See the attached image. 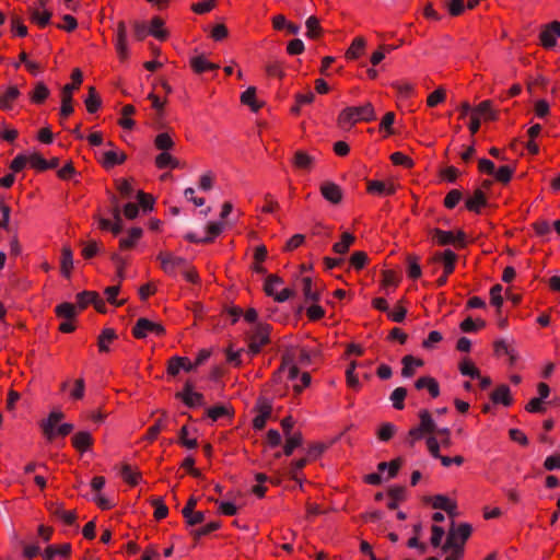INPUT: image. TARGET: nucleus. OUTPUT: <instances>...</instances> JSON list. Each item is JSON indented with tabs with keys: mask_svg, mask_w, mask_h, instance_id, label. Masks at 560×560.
Instances as JSON below:
<instances>
[{
	"mask_svg": "<svg viewBox=\"0 0 560 560\" xmlns=\"http://www.w3.org/2000/svg\"><path fill=\"white\" fill-rule=\"evenodd\" d=\"M55 313L57 317L74 319L77 316V306L72 303L63 302L56 306Z\"/></svg>",
	"mask_w": 560,
	"mask_h": 560,
	"instance_id": "79ce46f5",
	"label": "nucleus"
},
{
	"mask_svg": "<svg viewBox=\"0 0 560 560\" xmlns=\"http://www.w3.org/2000/svg\"><path fill=\"white\" fill-rule=\"evenodd\" d=\"M232 415H233L232 410L229 407L223 406V405L213 406V407H210L207 409V416L212 421H217L220 418L230 417Z\"/></svg>",
	"mask_w": 560,
	"mask_h": 560,
	"instance_id": "de8ad7c7",
	"label": "nucleus"
},
{
	"mask_svg": "<svg viewBox=\"0 0 560 560\" xmlns=\"http://www.w3.org/2000/svg\"><path fill=\"white\" fill-rule=\"evenodd\" d=\"M493 404H501L509 407L513 404L510 387L505 384L498 386L490 395Z\"/></svg>",
	"mask_w": 560,
	"mask_h": 560,
	"instance_id": "4be33fe9",
	"label": "nucleus"
},
{
	"mask_svg": "<svg viewBox=\"0 0 560 560\" xmlns=\"http://www.w3.org/2000/svg\"><path fill=\"white\" fill-rule=\"evenodd\" d=\"M419 427L423 429L427 433H433L435 431V423L431 417V413L427 409H422L419 411Z\"/></svg>",
	"mask_w": 560,
	"mask_h": 560,
	"instance_id": "864d4df0",
	"label": "nucleus"
},
{
	"mask_svg": "<svg viewBox=\"0 0 560 560\" xmlns=\"http://www.w3.org/2000/svg\"><path fill=\"white\" fill-rule=\"evenodd\" d=\"M47 510L51 516L60 520L65 525L71 526L75 523L78 515L74 510L66 511L63 504L59 502H50Z\"/></svg>",
	"mask_w": 560,
	"mask_h": 560,
	"instance_id": "1a4fd4ad",
	"label": "nucleus"
},
{
	"mask_svg": "<svg viewBox=\"0 0 560 560\" xmlns=\"http://www.w3.org/2000/svg\"><path fill=\"white\" fill-rule=\"evenodd\" d=\"M314 163L313 156L304 151H296L293 156V166L298 170L311 171Z\"/></svg>",
	"mask_w": 560,
	"mask_h": 560,
	"instance_id": "2f4dec72",
	"label": "nucleus"
},
{
	"mask_svg": "<svg viewBox=\"0 0 560 560\" xmlns=\"http://www.w3.org/2000/svg\"><path fill=\"white\" fill-rule=\"evenodd\" d=\"M407 396V389L405 387H397L390 394V400L393 402V407L396 410H402L405 408V398Z\"/></svg>",
	"mask_w": 560,
	"mask_h": 560,
	"instance_id": "3c124183",
	"label": "nucleus"
},
{
	"mask_svg": "<svg viewBox=\"0 0 560 560\" xmlns=\"http://www.w3.org/2000/svg\"><path fill=\"white\" fill-rule=\"evenodd\" d=\"M116 188L122 198H131L133 194V187L131 182L127 178H119L116 180Z\"/></svg>",
	"mask_w": 560,
	"mask_h": 560,
	"instance_id": "338daca9",
	"label": "nucleus"
},
{
	"mask_svg": "<svg viewBox=\"0 0 560 560\" xmlns=\"http://www.w3.org/2000/svg\"><path fill=\"white\" fill-rule=\"evenodd\" d=\"M71 544L49 545L45 548L42 557L44 560H68L71 556Z\"/></svg>",
	"mask_w": 560,
	"mask_h": 560,
	"instance_id": "f8f14e48",
	"label": "nucleus"
},
{
	"mask_svg": "<svg viewBox=\"0 0 560 560\" xmlns=\"http://www.w3.org/2000/svg\"><path fill=\"white\" fill-rule=\"evenodd\" d=\"M366 191L378 196H393L396 192V187L392 183L387 184L382 180H370L368 182Z\"/></svg>",
	"mask_w": 560,
	"mask_h": 560,
	"instance_id": "6ab92c4d",
	"label": "nucleus"
},
{
	"mask_svg": "<svg viewBox=\"0 0 560 560\" xmlns=\"http://www.w3.org/2000/svg\"><path fill=\"white\" fill-rule=\"evenodd\" d=\"M49 95L50 91L44 82H37L28 94L31 103L35 105L43 104Z\"/></svg>",
	"mask_w": 560,
	"mask_h": 560,
	"instance_id": "cd10ccee",
	"label": "nucleus"
},
{
	"mask_svg": "<svg viewBox=\"0 0 560 560\" xmlns=\"http://www.w3.org/2000/svg\"><path fill=\"white\" fill-rule=\"evenodd\" d=\"M271 327L269 324L258 323L248 332V352L252 355L258 354L270 341Z\"/></svg>",
	"mask_w": 560,
	"mask_h": 560,
	"instance_id": "f03ea898",
	"label": "nucleus"
},
{
	"mask_svg": "<svg viewBox=\"0 0 560 560\" xmlns=\"http://www.w3.org/2000/svg\"><path fill=\"white\" fill-rule=\"evenodd\" d=\"M402 465V459L400 457H397L395 459H392L389 463L381 462L377 465V469L380 471H384L385 469L388 470V478H395Z\"/></svg>",
	"mask_w": 560,
	"mask_h": 560,
	"instance_id": "c03bdc74",
	"label": "nucleus"
},
{
	"mask_svg": "<svg viewBox=\"0 0 560 560\" xmlns=\"http://www.w3.org/2000/svg\"><path fill=\"white\" fill-rule=\"evenodd\" d=\"M51 19V12L45 10L43 12H39L38 10H35L32 15L31 20L32 22L36 23L40 28L46 27Z\"/></svg>",
	"mask_w": 560,
	"mask_h": 560,
	"instance_id": "0e129e2a",
	"label": "nucleus"
},
{
	"mask_svg": "<svg viewBox=\"0 0 560 560\" xmlns=\"http://www.w3.org/2000/svg\"><path fill=\"white\" fill-rule=\"evenodd\" d=\"M488 205V199L486 194L481 189H476L471 197L467 198L465 201V208L474 213L479 214L481 209Z\"/></svg>",
	"mask_w": 560,
	"mask_h": 560,
	"instance_id": "dca6fc26",
	"label": "nucleus"
},
{
	"mask_svg": "<svg viewBox=\"0 0 560 560\" xmlns=\"http://www.w3.org/2000/svg\"><path fill=\"white\" fill-rule=\"evenodd\" d=\"M71 83L66 84L62 90L61 94H67L72 96V93L80 88L83 81V74L79 68H75L71 72Z\"/></svg>",
	"mask_w": 560,
	"mask_h": 560,
	"instance_id": "4c0bfd02",
	"label": "nucleus"
},
{
	"mask_svg": "<svg viewBox=\"0 0 560 560\" xmlns=\"http://www.w3.org/2000/svg\"><path fill=\"white\" fill-rule=\"evenodd\" d=\"M84 104H85L86 110L90 114H94L101 108L102 100H101L100 95L97 94L96 89L94 86L89 88V93H88L86 98L84 100Z\"/></svg>",
	"mask_w": 560,
	"mask_h": 560,
	"instance_id": "f704fd0d",
	"label": "nucleus"
},
{
	"mask_svg": "<svg viewBox=\"0 0 560 560\" xmlns=\"http://www.w3.org/2000/svg\"><path fill=\"white\" fill-rule=\"evenodd\" d=\"M143 231L141 228H131L128 232L127 237H122L119 241V248L127 250L136 246L138 241L142 237Z\"/></svg>",
	"mask_w": 560,
	"mask_h": 560,
	"instance_id": "c756f323",
	"label": "nucleus"
},
{
	"mask_svg": "<svg viewBox=\"0 0 560 560\" xmlns=\"http://www.w3.org/2000/svg\"><path fill=\"white\" fill-rule=\"evenodd\" d=\"M430 233L432 235V238L440 246L455 245L454 232L452 231H444L439 228H435L431 230Z\"/></svg>",
	"mask_w": 560,
	"mask_h": 560,
	"instance_id": "7c9ffc66",
	"label": "nucleus"
},
{
	"mask_svg": "<svg viewBox=\"0 0 560 560\" xmlns=\"http://www.w3.org/2000/svg\"><path fill=\"white\" fill-rule=\"evenodd\" d=\"M72 446L80 453H85L93 445V438L88 431L77 432L72 439Z\"/></svg>",
	"mask_w": 560,
	"mask_h": 560,
	"instance_id": "412c9836",
	"label": "nucleus"
},
{
	"mask_svg": "<svg viewBox=\"0 0 560 560\" xmlns=\"http://www.w3.org/2000/svg\"><path fill=\"white\" fill-rule=\"evenodd\" d=\"M115 339H117V335L113 328L103 329L97 339L98 351L108 352V345L112 343Z\"/></svg>",
	"mask_w": 560,
	"mask_h": 560,
	"instance_id": "473e14b6",
	"label": "nucleus"
},
{
	"mask_svg": "<svg viewBox=\"0 0 560 560\" xmlns=\"http://www.w3.org/2000/svg\"><path fill=\"white\" fill-rule=\"evenodd\" d=\"M560 37V22L552 21L541 26L539 33V45L545 49H552L557 45V38Z\"/></svg>",
	"mask_w": 560,
	"mask_h": 560,
	"instance_id": "39448f33",
	"label": "nucleus"
},
{
	"mask_svg": "<svg viewBox=\"0 0 560 560\" xmlns=\"http://www.w3.org/2000/svg\"><path fill=\"white\" fill-rule=\"evenodd\" d=\"M283 280L277 276V275H269L266 278L265 284H264V291L266 295L272 296L275 299V295H277L276 292V285L281 284Z\"/></svg>",
	"mask_w": 560,
	"mask_h": 560,
	"instance_id": "6e6d98bb",
	"label": "nucleus"
},
{
	"mask_svg": "<svg viewBox=\"0 0 560 560\" xmlns=\"http://www.w3.org/2000/svg\"><path fill=\"white\" fill-rule=\"evenodd\" d=\"M401 375L408 378L415 375L416 368L423 365V361L421 359L415 358L411 354H407L401 359Z\"/></svg>",
	"mask_w": 560,
	"mask_h": 560,
	"instance_id": "a878e982",
	"label": "nucleus"
},
{
	"mask_svg": "<svg viewBox=\"0 0 560 560\" xmlns=\"http://www.w3.org/2000/svg\"><path fill=\"white\" fill-rule=\"evenodd\" d=\"M415 387L417 389L425 388L432 398H436L440 395L439 383L434 377L431 376L419 377L415 383Z\"/></svg>",
	"mask_w": 560,
	"mask_h": 560,
	"instance_id": "b1692460",
	"label": "nucleus"
},
{
	"mask_svg": "<svg viewBox=\"0 0 560 560\" xmlns=\"http://www.w3.org/2000/svg\"><path fill=\"white\" fill-rule=\"evenodd\" d=\"M432 259L436 262L441 261L443 264V272L445 276H450L455 270L457 255L451 249H445L442 253H435Z\"/></svg>",
	"mask_w": 560,
	"mask_h": 560,
	"instance_id": "2eb2a0df",
	"label": "nucleus"
},
{
	"mask_svg": "<svg viewBox=\"0 0 560 560\" xmlns=\"http://www.w3.org/2000/svg\"><path fill=\"white\" fill-rule=\"evenodd\" d=\"M319 190L323 198L332 205H339L342 201V189L334 182H324L320 185Z\"/></svg>",
	"mask_w": 560,
	"mask_h": 560,
	"instance_id": "4468645a",
	"label": "nucleus"
},
{
	"mask_svg": "<svg viewBox=\"0 0 560 560\" xmlns=\"http://www.w3.org/2000/svg\"><path fill=\"white\" fill-rule=\"evenodd\" d=\"M288 371V378L295 380L299 375V368L295 362V354L291 351H287L281 357V364L275 372L273 376L277 377L282 372Z\"/></svg>",
	"mask_w": 560,
	"mask_h": 560,
	"instance_id": "ddd939ff",
	"label": "nucleus"
},
{
	"mask_svg": "<svg viewBox=\"0 0 560 560\" xmlns=\"http://www.w3.org/2000/svg\"><path fill=\"white\" fill-rule=\"evenodd\" d=\"M446 100V91L443 88H438L432 93H430L427 97L428 107H435L439 104L445 102Z\"/></svg>",
	"mask_w": 560,
	"mask_h": 560,
	"instance_id": "13d9d810",
	"label": "nucleus"
},
{
	"mask_svg": "<svg viewBox=\"0 0 560 560\" xmlns=\"http://www.w3.org/2000/svg\"><path fill=\"white\" fill-rule=\"evenodd\" d=\"M376 115L373 105L368 102L361 106H348L337 117V126L342 130H350L359 122H371Z\"/></svg>",
	"mask_w": 560,
	"mask_h": 560,
	"instance_id": "f257e3e1",
	"label": "nucleus"
},
{
	"mask_svg": "<svg viewBox=\"0 0 560 560\" xmlns=\"http://www.w3.org/2000/svg\"><path fill=\"white\" fill-rule=\"evenodd\" d=\"M355 242V236L352 234V233H349V232H343L341 234V238L339 242H336L334 245H332V250L336 253V254H346L350 246L353 245Z\"/></svg>",
	"mask_w": 560,
	"mask_h": 560,
	"instance_id": "72a5a7b5",
	"label": "nucleus"
},
{
	"mask_svg": "<svg viewBox=\"0 0 560 560\" xmlns=\"http://www.w3.org/2000/svg\"><path fill=\"white\" fill-rule=\"evenodd\" d=\"M121 478L125 482H127L129 486L135 487L139 483L141 480V474L138 470H135L130 465L125 464L121 467L120 471Z\"/></svg>",
	"mask_w": 560,
	"mask_h": 560,
	"instance_id": "58836bf2",
	"label": "nucleus"
},
{
	"mask_svg": "<svg viewBox=\"0 0 560 560\" xmlns=\"http://www.w3.org/2000/svg\"><path fill=\"white\" fill-rule=\"evenodd\" d=\"M241 102L244 105L249 106L253 112H258L261 107V104H257L256 102V88L254 86H249L246 91L242 93Z\"/></svg>",
	"mask_w": 560,
	"mask_h": 560,
	"instance_id": "37998d69",
	"label": "nucleus"
},
{
	"mask_svg": "<svg viewBox=\"0 0 560 560\" xmlns=\"http://www.w3.org/2000/svg\"><path fill=\"white\" fill-rule=\"evenodd\" d=\"M303 284V294L305 300L317 302L319 300V293L317 289H313V282L310 277H305L302 279Z\"/></svg>",
	"mask_w": 560,
	"mask_h": 560,
	"instance_id": "8fccbe9b",
	"label": "nucleus"
},
{
	"mask_svg": "<svg viewBox=\"0 0 560 560\" xmlns=\"http://www.w3.org/2000/svg\"><path fill=\"white\" fill-rule=\"evenodd\" d=\"M189 66L196 74H202L208 71H213L220 68L218 63H213L203 55L194 56L189 59Z\"/></svg>",
	"mask_w": 560,
	"mask_h": 560,
	"instance_id": "f3484780",
	"label": "nucleus"
},
{
	"mask_svg": "<svg viewBox=\"0 0 560 560\" xmlns=\"http://www.w3.org/2000/svg\"><path fill=\"white\" fill-rule=\"evenodd\" d=\"M158 258L161 260L163 271L170 276H175L177 270L186 267V259L174 256L170 253H161Z\"/></svg>",
	"mask_w": 560,
	"mask_h": 560,
	"instance_id": "6e6552de",
	"label": "nucleus"
},
{
	"mask_svg": "<svg viewBox=\"0 0 560 560\" xmlns=\"http://www.w3.org/2000/svg\"><path fill=\"white\" fill-rule=\"evenodd\" d=\"M389 159L394 165L402 166L405 168H411L415 165L413 160L410 156L399 151L392 153Z\"/></svg>",
	"mask_w": 560,
	"mask_h": 560,
	"instance_id": "603ef678",
	"label": "nucleus"
},
{
	"mask_svg": "<svg viewBox=\"0 0 560 560\" xmlns=\"http://www.w3.org/2000/svg\"><path fill=\"white\" fill-rule=\"evenodd\" d=\"M120 285H112L107 287L104 291L106 295V300L109 304L114 306H122L126 302V300H117V295L119 294Z\"/></svg>",
	"mask_w": 560,
	"mask_h": 560,
	"instance_id": "bf43d9fd",
	"label": "nucleus"
},
{
	"mask_svg": "<svg viewBox=\"0 0 560 560\" xmlns=\"http://www.w3.org/2000/svg\"><path fill=\"white\" fill-rule=\"evenodd\" d=\"M407 262H408V269H407L408 277L412 280L419 279L422 275L421 266L419 264V258L417 256L409 255L407 257Z\"/></svg>",
	"mask_w": 560,
	"mask_h": 560,
	"instance_id": "09e8293b",
	"label": "nucleus"
},
{
	"mask_svg": "<svg viewBox=\"0 0 560 560\" xmlns=\"http://www.w3.org/2000/svg\"><path fill=\"white\" fill-rule=\"evenodd\" d=\"M127 160V155L124 152H116L114 150L106 151L103 153L102 165L105 168H112L116 165L122 164Z\"/></svg>",
	"mask_w": 560,
	"mask_h": 560,
	"instance_id": "c85d7f7f",
	"label": "nucleus"
},
{
	"mask_svg": "<svg viewBox=\"0 0 560 560\" xmlns=\"http://www.w3.org/2000/svg\"><path fill=\"white\" fill-rule=\"evenodd\" d=\"M396 433V427L390 422L383 423L377 431V439L382 442L389 441Z\"/></svg>",
	"mask_w": 560,
	"mask_h": 560,
	"instance_id": "e2e57ef3",
	"label": "nucleus"
},
{
	"mask_svg": "<svg viewBox=\"0 0 560 560\" xmlns=\"http://www.w3.org/2000/svg\"><path fill=\"white\" fill-rule=\"evenodd\" d=\"M21 97V91L18 85H9L0 92V109L4 112L12 110L19 98Z\"/></svg>",
	"mask_w": 560,
	"mask_h": 560,
	"instance_id": "9b49d317",
	"label": "nucleus"
},
{
	"mask_svg": "<svg viewBox=\"0 0 560 560\" xmlns=\"http://www.w3.org/2000/svg\"><path fill=\"white\" fill-rule=\"evenodd\" d=\"M131 332L136 339H143L149 335L162 337L165 335V328L159 323H154L148 318L141 317L136 322Z\"/></svg>",
	"mask_w": 560,
	"mask_h": 560,
	"instance_id": "20e7f679",
	"label": "nucleus"
},
{
	"mask_svg": "<svg viewBox=\"0 0 560 560\" xmlns=\"http://www.w3.org/2000/svg\"><path fill=\"white\" fill-rule=\"evenodd\" d=\"M394 50V47L392 45H386V44H383L378 47V49L376 51H374L371 56V63L373 66H377L378 63H381L383 61V59L385 58V55L386 54H389Z\"/></svg>",
	"mask_w": 560,
	"mask_h": 560,
	"instance_id": "69168bd1",
	"label": "nucleus"
},
{
	"mask_svg": "<svg viewBox=\"0 0 560 560\" xmlns=\"http://www.w3.org/2000/svg\"><path fill=\"white\" fill-rule=\"evenodd\" d=\"M163 26H164V21L159 16H154L150 23V28H149L150 35L154 36L159 40H165L168 36V33L166 30L163 28Z\"/></svg>",
	"mask_w": 560,
	"mask_h": 560,
	"instance_id": "e433bc0d",
	"label": "nucleus"
},
{
	"mask_svg": "<svg viewBox=\"0 0 560 560\" xmlns=\"http://www.w3.org/2000/svg\"><path fill=\"white\" fill-rule=\"evenodd\" d=\"M115 49L120 61L128 59L127 26L124 21H119L116 25Z\"/></svg>",
	"mask_w": 560,
	"mask_h": 560,
	"instance_id": "423d86ee",
	"label": "nucleus"
},
{
	"mask_svg": "<svg viewBox=\"0 0 560 560\" xmlns=\"http://www.w3.org/2000/svg\"><path fill=\"white\" fill-rule=\"evenodd\" d=\"M96 298L95 291H82L77 294V305L80 311L85 310Z\"/></svg>",
	"mask_w": 560,
	"mask_h": 560,
	"instance_id": "052dcab7",
	"label": "nucleus"
},
{
	"mask_svg": "<svg viewBox=\"0 0 560 560\" xmlns=\"http://www.w3.org/2000/svg\"><path fill=\"white\" fill-rule=\"evenodd\" d=\"M305 26H306V36L311 39H317L322 36L323 34V28L320 26V23H319V20L312 15L310 18H307L306 22H305Z\"/></svg>",
	"mask_w": 560,
	"mask_h": 560,
	"instance_id": "ea45409f",
	"label": "nucleus"
},
{
	"mask_svg": "<svg viewBox=\"0 0 560 560\" xmlns=\"http://www.w3.org/2000/svg\"><path fill=\"white\" fill-rule=\"evenodd\" d=\"M472 113L478 115L479 118L482 116L487 120H495L497 113L492 109V102L489 100L482 101L474 109Z\"/></svg>",
	"mask_w": 560,
	"mask_h": 560,
	"instance_id": "c9c22d12",
	"label": "nucleus"
},
{
	"mask_svg": "<svg viewBox=\"0 0 560 560\" xmlns=\"http://www.w3.org/2000/svg\"><path fill=\"white\" fill-rule=\"evenodd\" d=\"M63 417L61 411H51L48 418L42 421L40 427L47 440L51 441L55 438V427Z\"/></svg>",
	"mask_w": 560,
	"mask_h": 560,
	"instance_id": "a211bd4d",
	"label": "nucleus"
},
{
	"mask_svg": "<svg viewBox=\"0 0 560 560\" xmlns=\"http://www.w3.org/2000/svg\"><path fill=\"white\" fill-rule=\"evenodd\" d=\"M432 508L436 510H443L447 514L454 515L457 509V504L443 494H436L432 499Z\"/></svg>",
	"mask_w": 560,
	"mask_h": 560,
	"instance_id": "bb28decb",
	"label": "nucleus"
},
{
	"mask_svg": "<svg viewBox=\"0 0 560 560\" xmlns=\"http://www.w3.org/2000/svg\"><path fill=\"white\" fill-rule=\"evenodd\" d=\"M254 412L256 413L253 419V428L257 431L262 430L266 427L267 420L270 418L272 412V401L268 397L259 396L254 406Z\"/></svg>",
	"mask_w": 560,
	"mask_h": 560,
	"instance_id": "7ed1b4c3",
	"label": "nucleus"
},
{
	"mask_svg": "<svg viewBox=\"0 0 560 560\" xmlns=\"http://www.w3.org/2000/svg\"><path fill=\"white\" fill-rule=\"evenodd\" d=\"M515 168L510 165L500 166L498 170H494L493 176L497 182L505 185L509 184L513 177Z\"/></svg>",
	"mask_w": 560,
	"mask_h": 560,
	"instance_id": "a18cd8bd",
	"label": "nucleus"
},
{
	"mask_svg": "<svg viewBox=\"0 0 560 560\" xmlns=\"http://www.w3.org/2000/svg\"><path fill=\"white\" fill-rule=\"evenodd\" d=\"M176 398L180 399L187 407H198L205 404V397L201 393L194 392L190 382H186L182 392L176 394Z\"/></svg>",
	"mask_w": 560,
	"mask_h": 560,
	"instance_id": "0eeeda50",
	"label": "nucleus"
},
{
	"mask_svg": "<svg viewBox=\"0 0 560 560\" xmlns=\"http://www.w3.org/2000/svg\"><path fill=\"white\" fill-rule=\"evenodd\" d=\"M221 527V523L219 521L210 522L195 530L191 532V535L195 539H199L203 536L209 535L212 532L218 530Z\"/></svg>",
	"mask_w": 560,
	"mask_h": 560,
	"instance_id": "4d7b16f0",
	"label": "nucleus"
},
{
	"mask_svg": "<svg viewBox=\"0 0 560 560\" xmlns=\"http://www.w3.org/2000/svg\"><path fill=\"white\" fill-rule=\"evenodd\" d=\"M73 269V252L69 245H63L60 257V272L69 279Z\"/></svg>",
	"mask_w": 560,
	"mask_h": 560,
	"instance_id": "aec40b11",
	"label": "nucleus"
},
{
	"mask_svg": "<svg viewBox=\"0 0 560 560\" xmlns=\"http://www.w3.org/2000/svg\"><path fill=\"white\" fill-rule=\"evenodd\" d=\"M223 229L224 224L221 222H209L205 237H198L195 233H187L185 240L190 243H212L222 233Z\"/></svg>",
	"mask_w": 560,
	"mask_h": 560,
	"instance_id": "9d476101",
	"label": "nucleus"
},
{
	"mask_svg": "<svg viewBox=\"0 0 560 560\" xmlns=\"http://www.w3.org/2000/svg\"><path fill=\"white\" fill-rule=\"evenodd\" d=\"M366 40L362 36L355 37L347 49L345 57L348 60H357L359 59L365 50Z\"/></svg>",
	"mask_w": 560,
	"mask_h": 560,
	"instance_id": "5701e85b",
	"label": "nucleus"
},
{
	"mask_svg": "<svg viewBox=\"0 0 560 560\" xmlns=\"http://www.w3.org/2000/svg\"><path fill=\"white\" fill-rule=\"evenodd\" d=\"M167 415L165 411L162 412V416L152 424L144 436V440L152 443L159 436V434L166 429L167 427Z\"/></svg>",
	"mask_w": 560,
	"mask_h": 560,
	"instance_id": "393cba45",
	"label": "nucleus"
},
{
	"mask_svg": "<svg viewBox=\"0 0 560 560\" xmlns=\"http://www.w3.org/2000/svg\"><path fill=\"white\" fill-rule=\"evenodd\" d=\"M154 145L161 151H167L173 149L174 141L167 132H161L155 137Z\"/></svg>",
	"mask_w": 560,
	"mask_h": 560,
	"instance_id": "5fc2aeb1",
	"label": "nucleus"
},
{
	"mask_svg": "<svg viewBox=\"0 0 560 560\" xmlns=\"http://www.w3.org/2000/svg\"><path fill=\"white\" fill-rule=\"evenodd\" d=\"M368 262V255L365 252H354L350 257V266L355 270H361L365 267Z\"/></svg>",
	"mask_w": 560,
	"mask_h": 560,
	"instance_id": "774afa93",
	"label": "nucleus"
},
{
	"mask_svg": "<svg viewBox=\"0 0 560 560\" xmlns=\"http://www.w3.org/2000/svg\"><path fill=\"white\" fill-rule=\"evenodd\" d=\"M462 198L463 194L459 189H452L446 194L443 200V206L446 209H454L459 203Z\"/></svg>",
	"mask_w": 560,
	"mask_h": 560,
	"instance_id": "680f3d73",
	"label": "nucleus"
},
{
	"mask_svg": "<svg viewBox=\"0 0 560 560\" xmlns=\"http://www.w3.org/2000/svg\"><path fill=\"white\" fill-rule=\"evenodd\" d=\"M458 370L462 375L471 378L480 377V371L469 358H464L459 364Z\"/></svg>",
	"mask_w": 560,
	"mask_h": 560,
	"instance_id": "a19ab883",
	"label": "nucleus"
},
{
	"mask_svg": "<svg viewBox=\"0 0 560 560\" xmlns=\"http://www.w3.org/2000/svg\"><path fill=\"white\" fill-rule=\"evenodd\" d=\"M303 442L302 433L296 432L292 435H288L285 440V444L283 446V453L285 456L292 455L294 450L299 447Z\"/></svg>",
	"mask_w": 560,
	"mask_h": 560,
	"instance_id": "49530a36",
	"label": "nucleus"
}]
</instances>
